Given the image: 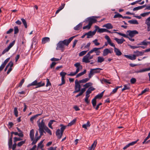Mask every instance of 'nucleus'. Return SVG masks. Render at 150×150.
I'll return each instance as SVG.
<instances>
[{
    "mask_svg": "<svg viewBox=\"0 0 150 150\" xmlns=\"http://www.w3.org/2000/svg\"><path fill=\"white\" fill-rule=\"evenodd\" d=\"M76 36L71 37L68 39H65L63 41H60L57 44L56 49L60 50L62 52H63L65 49V46H68L71 40L76 37Z\"/></svg>",
    "mask_w": 150,
    "mask_h": 150,
    "instance_id": "f257e3e1",
    "label": "nucleus"
},
{
    "mask_svg": "<svg viewBox=\"0 0 150 150\" xmlns=\"http://www.w3.org/2000/svg\"><path fill=\"white\" fill-rule=\"evenodd\" d=\"M91 53H90L88 52V53L85 56L83 57L82 59L83 62H85L86 63H88L90 62V59H93V57L94 55H92L91 56L90 54Z\"/></svg>",
    "mask_w": 150,
    "mask_h": 150,
    "instance_id": "f03ea898",
    "label": "nucleus"
},
{
    "mask_svg": "<svg viewBox=\"0 0 150 150\" xmlns=\"http://www.w3.org/2000/svg\"><path fill=\"white\" fill-rule=\"evenodd\" d=\"M78 80L76 79L75 81V91L73 93H76L80 91L81 86Z\"/></svg>",
    "mask_w": 150,
    "mask_h": 150,
    "instance_id": "7ed1b4c3",
    "label": "nucleus"
},
{
    "mask_svg": "<svg viewBox=\"0 0 150 150\" xmlns=\"http://www.w3.org/2000/svg\"><path fill=\"white\" fill-rule=\"evenodd\" d=\"M96 18H97V17L95 16L89 17L87 18V20L86 21H88L89 22L88 23L91 26L93 23L97 22V21L95 19Z\"/></svg>",
    "mask_w": 150,
    "mask_h": 150,
    "instance_id": "20e7f679",
    "label": "nucleus"
},
{
    "mask_svg": "<svg viewBox=\"0 0 150 150\" xmlns=\"http://www.w3.org/2000/svg\"><path fill=\"white\" fill-rule=\"evenodd\" d=\"M15 42V40L13 41L12 42H11L8 46L2 52V54H4L6 52H8L10 48L12 47L13 45H14Z\"/></svg>",
    "mask_w": 150,
    "mask_h": 150,
    "instance_id": "39448f33",
    "label": "nucleus"
},
{
    "mask_svg": "<svg viewBox=\"0 0 150 150\" xmlns=\"http://www.w3.org/2000/svg\"><path fill=\"white\" fill-rule=\"evenodd\" d=\"M102 48L100 47V48H97V47H94L92 50H91L89 52L90 53H92L93 52H95L96 53V55H99L100 54V52L99 50L101 49Z\"/></svg>",
    "mask_w": 150,
    "mask_h": 150,
    "instance_id": "423d86ee",
    "label": "nucleus"
},
{
    "mask_svg": "<svg viewBox=\"0 0 150 150\" xmlns=\"http://www.w3.org/2000/svg\"><path fill=\"white\" fill-rule=\"evenodd\" d=\"M67 73L65 72H64L62 71L60 73V74L61 76L62 77L61 78V81L62 82L61 83L59 84V86H61L62 85L65 83V76L66 75Z\"/></svg>",
    "mask_w": 150,
    "mask_h": 150,
    "instance_id": "0eeeda50",
    "label": "nucleus"
},
{
    "mask_svg": "<svg viewBox=\"0 0 150 150\" xmlns=\"http://www.w3.org/2000/svg\"><path fill=\"white\" fill-rule=\"evenodd\" d=\"M127 32L128 33V36H129L130 38L133 37L136 35L138 33V32L136 30H128L127 31Z\"/></svg>",
    "mask_w": 150,
    "mask_h": 150,
    "instance_id": "6e6552de",
    "label": "nucleus"
},
{
    "mask_svg": "<svg viewBox=\"0 0 150 150\" xmlns=\"http://www.w3.org/2000/svg\"><path fill=\"white\" fill-rule=\"evenodd\" d=\"M74 66L76 68L75 72L77 74L79 71L80 70L82 69V66L80 65V63L77 62L74 64Z\"/></svg>",
    "mask_w": 150,
    "mask_h": 150,
    "instance_id": "1a4fd4ad",
    "label": "nucleus"
},
{
    "mask_svg": "<svg viewBox=\"0 0 150 150\" xmlns=\"http://www.w3.org/2000/svg\"><path fill=\"white\" fill-rule=\"evenodd\" d=\"M111 46L114 47V52H115L116 55L119 56H120L122 54V53L118 49L115 47V45L114 44L113 46Z\"/></svg>",
    "mask_w": 150,
    "mask_h": 150,
    "instance_id": "9d476101",
    "label": "nucleus"
},
{
    "mask_svg": "<svg viewBox=\"0 0 150 150\" xmlns=\"http://www.w3.org/2000/svg\"><path fill=\"white\" fill-rule=\"evenodd\" d=\"M63 133L60 131L59 129H57L56 132V134L58 139H60L61 138Z\"/></svg>",
    "mask_w": 150,
    "mask_h": 150,
    "instance_id": "9b49d317",
    "label": "nucleus"
},
{
    "mask_svg": "<svg viewBox=\"0 0 150 150\" xmlns=\"http://www.w3.org/2000/svg\"><path fill=\"white\" fill-rule=\"evenodd\" d=\"M145 24L147 25V30L148 31H150V16L145 21Z\"/></svg>",
    "mask_w": 150,
    "mask_h": 150,
    "instance_id": "f8f14e48",
    "label": "nucleus"
},
{
    "mask_svg": "<svg viewBox=\"0 0 150 150\" xmlns=\"http://www.w3.org/2000/svg\"><path fill=\"white\" fill-rule=\"evenodd\" d=\"M114 39L118 44H122L123 42L125 41V40L123 38H122L120 39H119L117 38H115Z\"/></svg>",
    "mask_w": 150,
    "mask_h": 150,
    "instance_id": "ddd939ff",
    "label": "nucleus"
},
{
    "mask_svg": "<svg viewBox=\"0 0 150 150\" xmlns=\"http://www.w3.org/2000/svg\"><path fill=\"white\" fill-rule=\"evenodd\" d=\"M105 38L107 40L108 44L111 46H113L114 44L112 42L111 40L108 35H106L105 37Z\"/></svg>",
    "mask_w": 150,
    "mask_h": 150,
    "instance_id": "4468645a",
    "label": "nucleus"
},
{
    "mask_svg": "<svg viewBox=\"0 0 150 150\" xmlns=\"http://www.w3.org/2000/svg\"><path fill=\"white\" fill-rule=\"evenodd\" d=\"M38 126L39 128H45L47 127L45 125V122H44V120L43 119L41 122H39L38 124Z\"/></svg>",
    "mask_w": 150,
    "mask_h": 150,
    "instance_id": "2eb2a0df",
    "label": "nucleus"
},
{
    "mask_svg": "<svg viewBox=\"0 0 150 150\" xmlns=\"http://www.w3.org/2000/svg\"><path fill=\"white\" fill-rule=\"evenodd\" d=\"M124 56L130 59L131 60H134L136 59V55H125Z\"/></svg>",
    "mask_w": 150,
    "mask_h": 150,
    "instance_id": "dca6fc26",
    "label": "nucleus"
},
{
    "mask_svg": "<svg viewBox=\"0 0 150 150\" xmlns=\"http://www.w3.org/2000/svg\"><path fill=\"white\" fill-rule=\"evenodd\" d=\"M149 70H150V67L148 68L144 69L138 71H135V72L136 73H142Z\"/></svg>",
    "mask_w": 150,
    "mask_h": 150,
    "instance_id": "f3484780",
    "label": "nucleus"
},
{
    "mask_svg": "<svg viewBox=\"0 0 150 150\" xmlns=\"http://www.w3.org/2000/svg\"><path fill=\"white\" fill-rule=\"evenodd\" d=\"M97 144V142L96 140H95L93 142L91 146L90 147L89 150H94L95 147Z\"/></svg>",
    "mask_w": 150,
    "mask_h": 150,
    "instance_id": "a211bd4d",
    "label": "nucleus"
},
{
    "mask_svg": "<svg viewBox=\"0 0 150 150\" xmlns=\"http://www.w3.org/2000/svg\"><path fill=\"white\" fill-rule=\"evenodd\" d=\"M41 137H40V136H39V137H35V139H34V138H33V140H31L33 141L31 144L32 145H33L35 144L38 140L40 139Z\"/></svg>",
    "mask_w": 150,
    "mask_h": 150,
    "instance_id": "6ab92c4d",
    "label": "nucleus"
},
{
    "mask_svg": "<svg viewBox=\"0 0 150 150\" xmlns=\"http://www.w3.org/2000/svg\"><path fill=\"white\" fill-rule=\"evenodd\" d=\"M103 27H105L108 29H112L113 28V26L110 23H108L104 24L103 26Z\"/></svg>",
    "mask_w": 150,
    "mask_h": 150,
    "instance_id": "aec40b11",
    "label": "nucleus"
},
{
    "mask_svg": "<svg viewBox=\"0 0 150 150\" xmlns=\"http://www.w3.org/2000/svg\"><path fill=\"white\" fill-rule=\"evenodd\" d=\"M45 83L44 82H42L41 81L39 82H37V85L35 87V88H37L44 86L45 85Z\"/></svg>",
    "mask_w": 150,
    "mask_h": 150,
    "instance_id": "412c9836",
    "label": "nucleus"
},
{
    "mask_svg": "<svg viewBox=\"0 0 150 150\" xmlns=\"http://www.w3.org/2000/svg\"><path fill=\"white\" fill-rule=\"evenodd\" d=\"M144 52H139L137 51L134 52V53L135 54V55H136V57L142 56L144 54Z\"/></svg>",
    "mask_w": 150,
    "mask_h": 150,
    "instance_id": "4be33fe9",
    "label": "nucleus"
},
{
    "mask_svg": "<svg viewBox=\"0 0 150 150\" xmlns=\"http://www.w3.org/2000/svg\"><path fill=\"white\" fill-rule=\"evenodd\" d=\"M95 88L93 87L92 86H91L87 90L86 92V93L88 94L89 95L92 92V91L94 90Z\"/></svg>",
    "mask_w": 150,
    "mask_h": 150,
    "instance_id": "5701e85b",
    "label": "nucleus"
},
{
    "mask_svg": "<svg viewBox=\"0 0 150 150\" xmlns=\"http://www.w3.org/2000/svg\"><path fill=\"white\" fill-rule=\"evenodd\" d=\"M30 137L31 140H33V138H34V130L33 129H32L30 131Z\"/></svg>",
    "mask_w": 150,
    "mask_h": 150,
    "instance_id": "b1692460",
    "label": "nucleus"
},
{
    "mask_svg": "<svg viewBox=\"0 0 150 150\" xmlns=\"http://www.w3.org/2000/svg\"><path fill=\"white\" fill-rule=\"evenodd\" d=\"M42 112H43V111L42 110V112H41V113H40V114H36L34 116H32V117H31L30 119V121L32 122L33 121V120L36 118V117H37L39 116H40V115H41L42 113Z\"/></svg>",
    "mask_w": 150,
    "mask_h": 150,
    "instance_id": "393cba45",
    "label": "nucleus"
},
{
    "mask_svg": "<svg viewBox=\"0 0 150 150\" xmlns=\"http://www.w3.org/2000/svg\"><path fill=\"white\" fill-rule=\"evenodd\" d=\"M82 26V23H80L79 24L74 28V29L75 30H79L81 29Z\"/></svg>",
    "mask_w": 150,
    "mask_h": 150,
    "instance_id": "a878e982",
    "label": "nucleus"
},
{
    "mask_svg": "<svg viewBox=\"0 0 150 150\" xmlns=\"http://www.w3.org/2000/svg\"><path fill=\"white\" fill-rule=\"evenodd\" d=\"M146 6V5H144L142 6H139L134 8H133V10L134 11L142 9L144 8V7H145Z\"/></svg>",
    "mask_w": 150,
    "mask_h": 150,
    "instance_id": "bb28decb",
    "label": "nucleus"
},
{
    "mask_svg": "<svg viewBox=\"0 0 150 150\" xmlns=\"http://www.w3.org/2000/svg\"><path fill=\"white\" fill-rule=\"evenodd\" d=\"M50 41V39L48 37L43 38L42 40V42L43 44H45L46 42H49Z\"/></svg>",
    "mask_w": 150,
    "mask_h": 150,
    "instance_id": "cd10ccee",
    "label": "nucleus"
},
{
    "mask_svg": "<svg viewBox=\"0 0 150 150\" xmlns=\"http://www.w3.org/2000/svg\"><path fill=\"white\" fill-rule=\"evenodd\" d=\"M86 35L87 36V38H88L92 37L94 35L91 31H89L88 32L86 33Z\"/></svg>",
    "mask_w": 150,
    "mask_h": 150,
    "instance_id": "c85d7f7f",
    "label": "nucleus"
},
{
    "mask_svg": "<svg viewBox=\"0 0 150 150\" xmlns=\"http://www.w3.org/2000/svg\"><path fill=\"white\" fill-rule=\"evenodd\" d=\"M115 14L113 16L114 18H122V15L120 14L119 13L117 12H115Z\"/></svg>",
    "mask_w": 150,
    "mask_h": 150,
    "instance_id": "c756f323",
    "label": "nucleus"
},
{
    "mask_svg": "<svg viewBox=\"0 0 150 150\" xmlns=\"http://www.w3.org/2000/svg\"><path fill=\"white\" fill-rule=\"evenodd\" d=\"M101 82L103 84L104 83H107L108 84H110L111 82L109 81V80L106 79H103L101 80Z\"/></svg>",
    "mask_w": 150,
    "mask_h": 150,
    "instance_id": "7c9ffc66",
    "label": "nucleus"
},
{
    "mask_svg": "<svg viewBox=\"0 0 150 150\" xmlns=\"http://www.w3.org/2000/svg\"><path fill=\"white\" fill-rule=\"evenodd\" d=\"M90 79L88 78H86L84 79H83L81 80H80L78 82L80 83H85L88 81Z\"/></svg>",
    "mask_w": 150,
    "mask_h": 150,
    "instance_id": "2f4dec72",
    "label": "nucleus"
},
{
    "mask_svg": "<svg viewBox=\"0 0 150 150\" xmlns=\"http://www.w3.org/2000/svg\"><path fill=\"white\" fill-rule=\"evenodd\" d=\"M97 62L101 63L104 61V58L103 57L100 56L98 57L97 58Z\"/></svg>",
    "mask_w": 150,
    "mask_h": 150,
    "instance_id": "473e14b6",
    "label": "nucleus"
},
{
    "mask_svg": "<svg viewBox=\"0 0 150 150\" xmlns=\"http://www.w3.org/2000/svg\"><path fill=\"white\" fill-rule=\"evenodd\" d=\"M104 91H103L101 93H100V94H98L96 96H95V97H94L96 99L97 98H99L100 99L103 96V93Z\"/></svg>",
    "mask_w": 150,
    "mask_h": 150,
    "instance_id": "72a5a7b5",
    "label": "nucleus"
},
{
    "mask_svg": "<svg viewBox=\"0 0 150 150\" xmlns=\"http://www.w3.org/2000/svg\"><path fill=\"white\" fill-rule=\"evenodd\" d=\"M90 125H91L90 122L89 121H87V123L86 124H84L83 125L82 127L83 128L86 129L87 127H89Z\"/></svg>",
    "mask_w": 150,
    "mask_h": 150,
    "instance_id": "f704fd0d",
    "label": "nucleus"
},
{
    "mask_svg": "<svg viewBox=\"0 0 150 150\" xmlns=\"http://www.w3.org/2000/svg\"><path fill=\"white\" fill-rule=\"evenodd\" d=\"M92 69L94 71V73H99L100 72V71L102 70V69L99 68Z\"/></svg>",
    "mask_w": 150,
    "mask_h": 150,
    "instance_id": "c9c22d12",
    "label": "nucleus"
},
{
    "mask_svg": "<svg viewBox=\"0 0 150 150\" xmlns=\"http://www.w3.org/2000/svg\"><path fill=\"white\" fill-rule=\"evenodd\" d=\"M128 22L132 24H138V23L137 20H131L129 21Z\"/></svg>",
    "mask_w": 150,
    "mask_h": 150,
    "instance_id": "e433bc0d",
    "label": "nucleus"
},
{
    "mask_svg": "<svg viewBox=\"0 0 150 150\" xmlns=\"http://www.w3.org/2000/svg\"><path fill=\"white\" fill-rule=\"evenodd\" d=\"M95 74V73H94V71L92 70V69H91L90 73L88 74V78L90 79Z\"/></svg>",
    "mask_w": 150,
    "mask_h": 150,
    "instance_id": "4c0bfd02",
    "label": "nucleus"
},
{
    "mask_svg": "<svg viewBox=\"0 0 150 150\" xmlns=\"http://www.w3.org/2000/svg\"><path fill=\"white\" fill-rule=\"evenodd\" d=\"M45 128H39V131L40 133V137H41L43 135L44 132L45 133L44 130H45Z\"/></svg>",
    "mask_w": 150,
    "mask_h": 150,
    "instance_id": "58836bf2",
    "label": "nucleus"
},
{
    "mask_svg": "<svg viewBox=\"0 0 150 150\" xmlns=\"http://www.w3.org/2000/svg\"><path fill=\"white\" fill-rule=\"evenodd\" d=\"M86 72V69H85L83 71L81 72L78 74H77L76 76V78H78V77L81 76L83 75L84 74H85Z\"/></svg>",
    "mask_w": 150,
    "mask_h": 150,
    "instance_id": "ea45409f",
    "label": "nucleus"
},
{
    "mask_svg": "<svg viewBox=\"0 0 150 150\" xmlns=\"http://www.w3.org/2000/svg\"><path fill=\"white\" fill-rule=\"evenodd\" d=\"M37 82L36 80H35L31 83L29 84L28 86V87H29L32 86H37Z\"/></svg>",
    "mask_w": 150,
    "mask_h": 150,
    "instance_id": "a19ab883",
    "label": "nucleus"
},
{
    "mask_svg": "<svg viewBox=\"0 0 150 150\" xmlns=\"http://www.w3.org/2000/svg\"><path fill=\"white\" fill-rule=\"evenodd\" d=\"M14 34L18 33L19 31V30L17 26H15L14 28Z\"/></svg>",
    "mask_w": 150,
    "mask_h": 150,
    "instance_id": "79ce46f5",
    "label": "nucleus"
},
{
    "mask_svg": "<svg viewBox=\"0 0 150 150\" xmlns=\"http://www.w3.org/2000/svg\"><path fill=\"white\" fill-rule=\"evenodd\" d=\"M114 33H117V34H118V35H121V36H122L125 38H128V35H125V34H124V33H120V32H115Z\"/></svg>",
    "mask_w": 150,
    "mask_h": 150,
    "instance_id": "37998d69",
    "label": "nucleus"
},
{
    "mask_svg": "<svg viewBox=\"0 0 150 150\" xmlns=\"http://www.w3.org/2000/svg\"><path fill=\"white\" fill-rule=\"evenodd\" d=\"M109 49L108 48L104 50L103 51V55L104 56H106L108 54Z\"/></svg>",
    "mask_w": 150,
    "mask_h": 150,
    "instance_id": "c03bdc74",
    "label": "nucleus"
},
{
    "mask_svg": "<svg viewBox=\"0 0 150 150\" xmlns=\"http://www.w3.org/2000/svg\"><path fill=\"white\" fill-rule=\"evenodd\" d=\"M138 45H143L145 46L147 45V42L146 40H143L142 42H141L139 43Z\"/></svg>",
    "mask_w": 150,
    "mask_h": 150,
    "instance_id": "a18cd8bd",
    "label": "nucleus"
},
{
    "mask_svg": "<svg viewBox=\"0 0 150 150\" xmlns=\"http://www.w3.org/2000/svg\"><path fill=\"white\" fill-rule=\"evenodd\" d=\"M21 20L25 28H27V25L26 21L23 18H21Z\"/></svg>",
    "mask_w": 150,
    "mask_h": 150,
    "instance_id": "49530a36",
    "label": "nucleus"
},
{
    "mask_svg": "<svg viewBox=\"0 0 150 150\" xmlns=\"http://www.w3.org/2000/svg\"><path fill=\"white\" fill-rule=\"evenodd\" d=\"M92 83L91 82H88L86 83L85 84H84L83 86L85 88H86L90 86H92Z\"/></svg>",
    "mask_w": 150,
    "mask_h": 150,
    "instance_id": "de8ad7c7",
    "label": "nucleus"
},
{
    "mask_svg": "<svg viewBox=\"0 0 150 150\" xmlns=\"http://www.w3.org/2000/svg\"><path fill=\"white\" fill-rule=\"evenodd\" d=\"M12 139H10L8 142V148L9 149H11L12 147Z\"/></svg>",
    "mask_w": 150,
    "mask_h": 150,
    "instance_id": "09e8293b",
    "label": "nucleus"
},
{
    "mask_svg": "<svg viewBox=\"0 0 150 150\" xmlns=\"http://www.w3.org/2000/svg\"><path fill=\"white\" fill-rule=\"evenodd\" d=\"M55 122V121L53 120H51L50 121L48 124L49 127L51 129H52L53 128L52 126V124H53V122Z\"/></svg>",
    "mask_w": 150,
    "mask_h": 150,
    "instance_id": "8fccbe9b",
    "label": "nucleus"
},
{
    "mask_svg": "<svg viewBox=\"0 0 150 150\" xmlns=\"http://www.w3.org/2000/svg\"><path fill=\"white\" fill-rule=\"evenodd\" d=\"M96 99L94 98L92 100V103L93 107H95L96 104Z\"/></svg>",
    "mask_w": 150,
    "mask_h": 150,
    "instance_id": "3c124183",
    "label": "nucleus"
},
{
    "mask_svg": "<svg viewBox=\"0 0 150 150\" xmlns=\"http://www.w3.org/2000/svg\"><path fill=\"white\" fill-rule=\"evenodd\" d=\"M87 51L88 50H85L82 51L79 53V56L81 57L84 55L86 54Z\"/></svg>",
    "mask_w": 150,
    "mask_h": 150,
    "instance_id": "603ef678",
    "label": "nucleus"
},
{
    "mask_svg": "<svg viewBox=\"0 0 150 150\" xmlns=\"http://www.w3.org/2000/svg\"><path fill=\"white\" fill-rule=\"evenodd\" d=\"M129 85H125L124 86V88L122 89V91H123L126 90H128L130 88Z\"/></svg>",
    "mask_w": 150,
    "mask_h": 150,
    "instance_id": "864d4df0",
    "label": "nucleus"
},
{
    "mask_svg": "<svg viewBox=\"0 0 150 150\" xmlns=\"http://www.w3.org/2000/svg\"><path fill=\"white\" fill-rule=\"evenodd\" d=\"M45 130L46 131V132H47L49 133L50 135H51L52 134V133L51 130L48 128L47 127H45Z\"/></svg>",
    "mask_w": 150,
    "mask_h": 150,
    "instance_id": "5fc2aeb1",
    "label": "nucleus"
},
{
    "mask_svg": "<svg viewBox=\"0 0 150 150\" xmlns=\"http://www.w3.org/2000/svg\"><path fill=\"white\" fill-rule=\"evenodd\" d=\"M76 119H74L72 120L71 122L69 123L68 125V126H70L74 124L76 122Z\"/></svg>",
    "mask_w": 150,
    "mask_h": 150,
    "instance_id": "6e6d98bb",
    "label": "nucleus"
},
{
    "mask_svg": "<svg viewBox=\"0 0 150 150\" xmlns=\"http://www.w3.org/2000/svg\"><path fill=\"white\" fill-rule=\"evenodd\" d=\"M26 140H25L23 141H21L20 142L18 143L17 144V146H21L22 145L24 144Z\"/></svg>",
    "mask_w": 150,
    "mask_h": 150,
    "instance_id": "4d7b16f0",
    "label": "nucleus"
},
{
    "mask_svg": "<svg viewBox=\"0 0 150 150\" xmlns=\"http://www.w3.org/2000/svg\"><path fill=\"white\" fill-rule=\"evenodd\" d=\"M13 62L12 61H10L7 65L5 68H6V69H7L9 66H10L11 67H12L13 66Z\"/></svg>",
    "mask_w": 150,
    "mask_h": 150,
    "instance_id": "13d9d810",
    "label": "nucleus"
},
{
    "mask_svg": "<svg viewBox=\"0 0 150 150\" xmlns=\"http://www.w3.org/2000/svg\"><path fill=\"white\" fill-rule=\"evenodd\" d=\"M13 62L12 61H10L7 65L5 68H6V69H7L9 66H10L11 67H12L13 66Z\"/></svg>",
    "mask_w": 150,
    "mask_h": 150,
    "instance_id": "bf43d9fd",
    "label": "nucleus"
},
{
    "mask_svg": "<svg viewBox=\"0 0 150 150\" xmlns=\"http://www.w3.org/2000/svg\"><path fill=\"white\" fill-rule=\"evenodd\" d=\"M106 29L105 28H100L98 27V32L100 33H103L105 32Z\"/></svg>",
    "mask_w": 150,
    "mask_h": 150,
    "instance_id": "052dcab7",
    "label": "nucleus"
},
{
    "mask_svg": "<svg viewBox=\"0 0 150 150\" xmlns=\"http://www.w3.org/2000/svg\"><path fill=\"white\" fill-rule=\"evenodd\" d=\"M95 29L93 31H92V33L94 35L95 34L97 31V32H98V26L96 25L95 26Z\"/></svg>",
    "mask_w": 150,
    "mask_h": 150,
    "instance_id": "680f3d73",
    "label": "nucleus"
},
{
    "mask_svg": "<svg viewBox=\"0 0 150 150\" xmlns=\"http://www.w3.org/2000/svg\"><path fill=\"white\" fill-rule=\"evenodd\" d=\"M10 59V58L9 57V58H7L4 61V63L2 64V65H3V66H4L5 67L7 63L9 61Z\"/></svg>",
    "mask_w": 150,
    "mask_h": 150,
    "instance_id": "e2e57ef3",
    "label": "nucleus"
},
{
    "mask_svg": "<svg viewBox=\"0 0 150 150\" xmlns=\"http://www.w3.org/2000/svg\"><path fill=\"white\" fill-rule=\"evenodd\" d=\"M18 113L17 108L15 107L14 108V114L16 117H17L18 116Z\"/></svg>",
    "mask_w": 150,
    "mask_h": 150,
    "instance_id": "0e129e2a",
    "label": "nucleus"
},
{
    "mask_svg": "<svg viewBox=\"0 0 150 150\" xmlns=\"http://www.w3.org/2000/svg\"><path fill=\"white\" fill-rule=\"evenodd\" d=\"M22 140V139L19 138H18L16 137H15L14 138V140H13V142L14 143H16L17 141H20Z\"/></svg>",
    "mask_w": 150,
    "mask_h": 150,
    "instance_id": "69168bd1",
    "label": "nucleus"
},
{
    "mask_svg": "<svg viewBox=\"0 0 150 150\" xmlns=\"http://www.w3.org/2000/svg\"><path fill=\"white\" fill-rule=\"evenodd\" d=\"M60 126L62 127L60 128V130L62 132V133H63L64 131V129H65L66 126H63L62 124L60 125Z\"/></svg>",
    "mask_w": 150,
    "mask_h": 150,
    "instance_id": "338daca9",
    "label": "nucleus"
},
{
    "mask_svg": "<svg viewBox=\"0 0 150 150\" xmlns=\"http://www.w3.org/2000/svg\"><path fill=\"white\" fill-rule=\"evenodd\" d=\"M149 90V89L148 88H146L144 90L142 91L141 92V93L140 94H139V95H141L143 94L144 93L146 92L147 91H148Z\"/></svg>",
    "mask_w": 150,
    "mask_h": 150,
    "instance_id": "774afa93",
    "label": "nucleus"
}]
</instances>
